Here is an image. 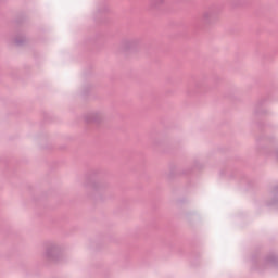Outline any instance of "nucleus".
Here are the masks:
<instances>
[{"label":"nucleus","mask_w":278,"mask_h":278,"mask_svg":"<svg viewBox=\"0 0 278 278\" xmlns=\"http://www.w3.org/2000/svg\"><path fill=\"white\" fill-rule=\"evenodd\" d=\"M105 118L106 116L103 111H93L84 115V121L88 125H101V123H105Z\"/></svg>","instance_id":"obj_1"},{"label":"nucleus","mask_w":278,"mask_h":278,"mask_svg":"<svg viewBox=\"0 0 278 278\" xmlns=\"http://www.w3.org/2000/svg\"><path fill=\"white\" fill-rule=\"evenodd\" d=\"M202 23L206 25V27L218 23V11H216V9H208L202 12Z\"/></svg>","instance_id":"obj_2"},{"label":"nucleus","mask_w":278,"mask_h":278,"mask_svg":"<svg viewBox=\"0 0 278 278\" xmlns=\"http://www.w3.org/2000/svg\"><path fill=\"white\" fill-rule=\"evenodd\" d=\"M164 3H166V0H150L149 8L150 10H160L161 5H164Z\"/></svg>","instance_id":"obj_3"},{"label":"nucleus","mask_w":278,"mask_h":278,"mask_svg":"<svg viewBox=\"0 0 278 278\" xmlns=\"http://www.w3.org/2000/svg\"><path fill=\"white\" fill-rule=\"evenodd\" d=\"M56 248L53 244H50L46 248V257L48 260H53V255H55Z\"/></svg>","instance_id":"obj_4"},{"label":"nucleus","mask_w":278,"mask_h":278,"mask_svg":"<svg viewBox=\"0 0 278 278\" xmlns=\"http://www.w3.org/2000/svg\"><path fill=\"white\" fill-rule=\"evenodd\" d=\"M25 42H27V38H25L23 36L15 38V45H17V47L25 45Z\"/></svg>","instance_id":"obj_5"},{"label":"nucleus","mask_w":278,"mask_h":278,"mask_svg":"<svg viewBox=\"0 0 278 278\" xmlns=\"http://www.w3.org/2000/svg\"><path fill=\"white\" fill-rule=\"evenodd\" d=\"M89 188H91V190H99V188H101V184L93 181L90 182L89 185H87Z\"/></svg>","instance_id":"obj_6"},{"label":"nucleus","mask_w":278,"mask_h":278,"mask_svg":"<svg viewBox=\"0 0 278 278\" xmlns=\"http://www.w3.org/2000/svg\"><path fill=\"white\" fill-rule=\"evenodd\" d=\"M134 46V41H125L122 45V51H125V49H127V47H132Z\"/></svg>","instance_id":"obj_7"}]
</instances>
